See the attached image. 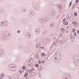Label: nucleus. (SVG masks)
Listing matches in <instances>:
<instances>
[{
    "label": "nucleus",
    "mask_w": 79,
    "mask_h": 79,
    "mask_svg": "<svg viewBox=\"0 0 79 79\" xmlns=\"http://www.w3.org/2000/svg\"><path fill=\"white\" fill-rule=\"evenodd\" d=\"M45 20L46 22L48 21V20H49V18H48V17H46L45 18Z\"/></svg>",
    "instance_id": "nucleus-23"
},
{
    "label": "nucleus",
    "mask_w": 79,
    "mask_h": 79,
    "mask_svg": "<svg viewBox=\"0 0 79 79\" xmlns=\"http://www.w3.org/2000/svg\"><path fill=\"white\" fill-rule=\"evenodd\" d=\"M17 32H18V33H19V32H20V31H17Z\"/></svg>",
    "instance_id": "nucleus-54"
},
{
    "label": "nucleus",
    "mask_w": 79,
    "mask_h": 79,
    "mask_svg": "<svg viewBox=\"0 0 79 79\" xmlns=\"http://www.w3.org/2000/svg\"><path fill=\"white\" fill-rule=\"evenodd\" d=\"M73 39H75V37H73Z\"/></svg>",
    "instance_id": "nucleus-64"
},
{
    "label": "nucleus",
    "mask_w": 79,
    "mask_h": 79,
    "mask_svg": "<svg viewBox=\"0 0 79 79\" xmlns=\"http://www.w3.org/2000/svg\"><path fill=\"white\" fill-rule=\"evenodd\" d=\"M39 21V22L41 23H44V18H42L40 19Z\"/></svg>",
    "instance_id": "nucleus-11"
},
{
    "label": "nucleus",
    "mask_w": 79,
    "mask_h": 79,
    "mask_svg": "<svg viewBox=\"0 0 79 79\" xmlns=\"http://www.w3.org/2000/svg\"><path fill=\"white\" fill-rule=\"evenodd\" d=\"M66 19H64L62 21L63 22H64V21H65Z\"/></svg>",
    "instance_id": "nucleus-47"
},
{
    "label": "nucleus",
    "mask_w": 79,
    "mask_h": 79,
    "mask_svg": "<svg viewBox=\"0 0 79 79\" xmlns=\"http://www.w3.org/2000/svg\"><path fill=\"white\" fill-rule=\"evenodd\" d=\"M66 41H67V39H65L64 40V42H66Z\"/></svg>",
    "instance_id": "nucleus-53"
},
{
    "label": "nucleus",
    "mask_w": 79,
    "mask_h": 79,
    "mask_svg": "<svg viewBox=\"0 0 79 79\" xmlns=\"http://www.w3.org/2000/svg\"><path fill=\"white\" fill-rule=\"evenodd\" d=\"M42 56H45V55L44 54V53H42Z\"/></svg>",
    "instance_id": "nucleus-44"
},
{
    "label": "nucleus",
    "mask_w": 79,
    "mask_h": 79,
    "mask_svg": "<svg viewBox=\"0 0 79 79\" xmlns=\"http://www.w3.org/2000/svg\"><path fill=\"white\" fill-rule=\"evenodd\" d=\"M74 15L75 16H77V12H75L74 13Z\"/></svg>",
    "instance_id": "nucleus-27"
},
{
    "label": "nucleus",
    "mask_w": 79,
    "mask_h": 79,
    "mask_svg": "<svg viewBox=\"0 0 79 79\" xmlns=\"http://www.w3.org/2000/svg\"><path fill=\"white\" fill-rule=\"evenodd\" d=\"M41 63L44 64L45 63V61L44 60H43L41 61Z\"/></svg>",
    "instance_id": "nucleus-40"
},
{
    "label": "nucleus",
    "mask_w": 79,
    "mask_h": 79,
    "mask_svg": "<svg viewBox=\"0 0 79 79\" xmlns=\"http://www.w3.org/2000/svg\"><path fill=\"white\" fill-rule=\"evenodd\" d=\"M35 58L36 59H38V58H39V56H37V55H36Z\"/></svg>",
    "instance_id": "nucleus-28"
},
{
    "label": "nucleus",
    "mask_w": 79,
    "mask_h": 79,
    "mask_svg": "<svg viewBox=\"0 0 79 79\" xmlns=\"http://www.w3.org/2000/svg\"><path fill=\"white\" fill-rule=\"evenodd\" d=\"M7 21L2 22L0 23V26H6L7 25Z\"/></svg>",
    "instance_id": "nucleus-6"
},
{
    "label": "nucleus",
    "mask_w": 79,
    "mask_h": 79,
    "mask_svg": "<svg viewBox=\"0 0 79 79\" xmlns=\"http://www.w3.org/2000/svg\"><path fill=\"white\" fill-rule=\"evenodd\" d=\"M50 27L51 28H53L55 27V23L54 22H52L51 23L50 25Z\"/></svg>",
    "instance_id": "nucleus-12"
},
{
    "label": "nucleus",
    "mask_w": 79,
    "mask_h": 79,
    "mask_svg": "<svg viewBox=\"0 0 79 79\" xmlns=\"http://www.w3.org/2000/svg\"><path fill=\"white\" fill-rule=\"evenodd\" d=\"M58 60V59L56 58V57L55 58V59H54V61L56 63H58L60 61H58V62H57V61Z\"/></svg>",
    "instance_id": "nucleus-21"
},
{
    "label": "nucleus",
    "mask_w": 79,
    "mask_h": 79,
    "mask_svg": "<svg viewBox=\"0 0 79 79\" xmlns=\"http://www.w3.org/2000/svg\"><path fill=\"white\" fill-rule=\"evenodd\" d=\"M42 68H43L42 66H39L38 67V69H39V70H40H40H42Z\"/></svg>",
    "instance_id": "nucleus-20"
},
{
    "label": "nucleus",
    "mask_w": 79,
    "mask_h": 79,
    "mask_svg": "<svg viewBox=\"0 0 79 79\" xmlns=\"http://www.w3.org/2000/svg\"><path fill=\"white\" fill-rule=\"evenodd\" d=\"M73 24H74H74H75V22H73Z\"/></svg>",
    "instance_id": "nucleus-55"
},
{
    "label": "nucleus",
    "mask_w": 79,
    "mask_h": 79,
    "mask_svg": "<svg viewBox=\"0 0 79 79\" xmlns=\"http://www.w3.org/2000/svg\"><path fill=\"white\" fill-rule=\"evenodd\" d=\"M41 45L40 43H39L37 44L36 45V48H39L40 47V46Z\"/></svg>",
    "instance_id": "nucleus-14"
},
{
    "label": "nucleus",
    "mask_w": 79,
    "mask_h": 79,
    "mask_svg": "<svg viewBox=\"0 0 79 79\" xmlns=\"http://www.w3.org/2000/svg\"><path fill=\"white\" fill-rule=\"evenodd\" d=\"M28 66H31V64H29L28 65Z\"/></svg>",
    "instance_id": "nucleus-62"
},
{
    "label": "nucleus",
    "mask_w": 79,
    "mask_h": 79,
    "mask_svg": "<svg viewBox=\"0 0 79 79\" xmlns=\"http://www.w3.org/2000/svg\"><path fill=\"white\" fill-rule=\"evenodd\" d=\"M74 35H75V36H76V32H75L74 34Z\"/></svg>",
    "instance_id": "nucleus-46"
},
{
    "label": "nucleus",
    "mask_w": 79,
    "mask_h": 79,
    "mask_svg": "<svg viewBox=\"0 0 79 79\" xmlns=\"http://www.w3.org/2000/svg\"><path fill=\"white\" fill-rule=\"evenodd\" d=\"M77 34H79V30H77Z\"/></svg>",
    "instance_id": "nucleus-50"
},
{
    "label": "nucleus",
    "mask_w": 79,
    "mask_h": 79,
    "mask_svg": "<svg viewBox=\"0 0 79 79\" xmlns=\"http://www.w3.org/2000/svg\"><path fill=\"white\" fill-rule=\"evenodd\" d=\"M27 74H28V73H25L24 75V77H26L27 76Z\"/></svg>",
    "instance_id": "nucleus-25"
},
{
    "label": "nucleus",
    "mask_w": 79,
    "mask_h": 79,
    "mask_svg": "<svg viewBox=\"0 0 79 79\" xmlns=\"http://www.w3.org/2000/svg\"><path fill=\"white\" fill-rule=\"evenodd\" d=\"M27 70V72H26V73H27V71H28V70H27V69H25V71H26Z\"/></svg>",
    "instance_id": "nucleus-57"
},
{
    "label": "nucleus",
    "mask_w": 79,
    "mask_h": 79,
    "mask_svg": "<svg viewBox=\"0 0 79 79\" xmlns=\"http://www.w3.org/2000/svg\"><path fill=\"white\" fill-rule=\"evenodd\" d=\"M75 31H76V29L75 28H73V29L72 30V32H75Z\"/></svg>",
    "instance_id": "nucleus-38"
},
{
    "label": "nucleus",
    "mask_w": 79,
    "mask_h": 79,
    "mask_svg": "<svg viewBox=\"0 0 79 79\" xmlns=\"http://www.w3.org/2000/svg\"><path fill=\"white\" fill-rule=\"evenodd\" d=\"M3 76H4L3 75H1L0 76V77H2V78L3 77H3Z\"/></svg>",
    "instance_id": "nucleus-41"
},
{
    "label": "nucleus",
    "mask_w": 79,
    "mask_h": 79,
    "mask_svg": "<svg viewBox=\"0 0 79 79\" xmlns=\"http://www.w3.org/2000/svg\"><path fill=\"white\" fill-rule=\"evenodd\" d=\"M78 2H79V0H77L76 1V3H77Z\"/></svg>",
    "instance_id": "nucleus-48"
},
{
    "label": "nucleus",
    "mask_w": 79,
    "mask_h": 79,
    "mask_svg": "<svg viewBox=\"0 0 79 79\" xmlns=\"http://www.w3.org/2000/svg\"><path fill=\"white\" fill-rule=\"evenodd\" d=\"M0 11L1 13H5V10L2 9L0 10Z\"/></svg>",
    "instance_id": "nucleus-18"
},
{
    "label": "nucleus",
    "mask_w": 79,
    "mask_h": 79,
    "mask_svg": "<svg viewBox=\"0 0 79 79\" xmlns=\"http://www.w3.org/2000/svg\"><path fill=\"white\" fill-rule=\"evenodd\" d=\"M26 68V66H24L23 67H22V69H24Z\"/></svg>",
    "instance_id": "nucleus-39"
},
{
    "label": "nucleus",
    "mask_w": 79,
    "mask_h": 79,
    "mask_svg": "<svg viewBox=\"0 0 79 79\" xmlns=\"http://www.w3.org/2000/svg\"><path fill=\"white\" fill-rule=\"evenodd\" d=\"M72 78L71 75L69 74H66L64 75L62 79H71Z\"/></svg>",
    "instance_id": "nucleus-1"
},
{
    "label": "nucleus",
    "mask_w": 79,
    "mask_h": 79,
    "mask_svg": "<svg viewBox=\"0 0 79 79\" xmlns=\"http://www.w3.org/2000/svg\"><path fill=\"white\" fill-rule=\"evenodd\" d=\"M8 39V36H2V39L4 40H7Z\"/></svg>",
    "instance_id": "nucleus-10"
},
{
    "label": "nucleus",
    "mask_w": 79,
    "mask_h": 79,
    "mask_svg": "<svg viewBox=\"0 0 79 79\" xmlns=\"http://www.w3.org/2000/svg\"><path fill=\"white\" fill-rule=\"evenodd\" d=\"M23 23H27V20L25 19L24 20V21L23 22Z\"/></svg>",
    "instance_id": "nucleus-26"
},
{
    "label": "nucleus",
    "mask_w": 79,
    "mask_h": 79,
    "mask_svg": "<svg viewBox=\"0 0 79 79\" xmlns=\"http://www.w3.org/2000/svg\"><path fill=\"white\" fill-rule=\"evenodd\" d=\"M31 70L32 71H35V68H32L31 69Z\"/></svg>",
    "instance_id": "nucleus-34"
},
{
    "label": "nucleus",
    "mask_w": 79,
    "mask_h": 79,
    "mask_svg": "<svg viewBox=\"0 0 79 79\" xmlns=\"http://www.w3.org/2000/svg\"><path fill=\"white\" fill-rule=\"evenodd\" d=\"M58 8L60 10H61V9L62 8V5H59L58 6Z\"/></svg>",
    "instance_id": "nucleus-16"
},
{
    "label": "nucleus",
    "mask_w": 79,
    "mask_h": 79,
    "mask_svg": "<svg viewBox=\"0 0 79 79\" xmlns=\"http://www.w3.org/2000/svg\"><path fill=\"white\" fill-rule=\"evenodd\" d=\"M40 48H42L43 50H44V47H40Z\"/></svg>",
    "instance_id": "nucleus-45"
},
{
    "label": "nucleus",
    "mask_w": 79,
    "mask_h": 79,
    "mask_svg": "<svg viewBox=\"0 0 79 79\" xmlns=\"http://www.w3.org/2000/svg\"><path fill=\"white\" fill-rule=\"evenodd\" d=\"M38 63L39 64H41V63H42V62L40 60H39L38 61Z\"/></svg>",
    "instance_id": "nucleus-36"
},
{
    "label": "nucleus",
    "mask_w": 79,
    "mask_h": 79,
    "mask_svg": "<svg viewBox=\"0 0 79 79\" xmlns=\"http://www.w3.org/2000/svg\"><path fill=\"white\" fill-rule=\"evenodd\" d=\"M29 15L30 17H33L35 15V12L33 11H31L29 13Z\"/></svg>",
    "instance_id": "nucleus-7"
},
{
    "label": "nucleus",
    "mask_w": 79,
    "mask_h": 79,
    "mask_svg": "<svg viewBox=\"0 0 79 79\" xmlns=\"http://www.w3.org/2000/svg\"><path fill=\"white\" fill-rule=\"evenodd\" d=\"M15 64H10L9 66V68L12 71H15L16 70V67L15 66Z\"/></svg>",
    "instance_id": "nucleus-2"
},
{
    "label": "nucleus",
    "mask_w": 79,
    "mask_h": 79,
    "mask_svg": "<svg viewBox=\"0 0 79 79\" xmlns=\"http://www.w3.org/2000/svg\"><path fill=\"white\" fill-rule=\"evenodd\" d=\"M30 60H33L32 58L30 59Z\"/></svg>",
    "instance_id": "nucleus-63"
},
{
    "label": "nucleus",
    "mask_w": 79,
    "mask_h": 79,
    "mask_svg": "<svg viewBox=\"0 0 79 79\" xmlns=\"http://www.w3.org/2000/svg\"><path fill=\"white\" fill-rule=\"evenodd\" d=\"M59 43L60 44H61V43H63V41L62 40H60V41H59Z\"/></svg>",
    "instance_id": "nucleus-35"
},
{
    "label": "nucleus",
    "mask_w": 79,
    "mask_h": 79,
    "mask_svg": "<svg viewBox=\"0 0 79 79\" xmlns=\"http://www.w3.org/2000/svg\"><path fill=\"white\" fill-rule=\"evenodd\" d=\"M48 57H49V56H48V55H46L45 57V60H47Z\"/></svg>",
    "instance_id": "nucleus-24"
},
{
    "label": "nucleus",
    "mask_w": 79,
    "mask_h": 79,
    "mask_svg": "<svg viewBox=\"0 0 79 79\" xmlns=\"http://www.w3.org/2000/svg\"><path fill=\"white\" fill-rule=\"evenodd\" d=\"M55 18L56 19H58V18H59V15H57V16H56L55 17Z\"/></svg>",
    "instance_id": "nucleus-29"
},
{
    "label": "nucleus",
    "mask_w": 79,
    "mask_h": 79,
    "mask_svg": "<svg viewBox=\"0 0 79 79\" xmlns=\"http://www.w3.org/2000/svg\"><path fill=\"white\" fill-rule=\"evenodd\" d=\"M74 8V5H73V8Z\"/></svg>",
    "instance_id": "nucleus-56"
},
{
    "label": "nucleus",
    "mask_w": 79,
    "mask_h": 79,
    "mask_svg": "<svg viewBox=\"0 0 79 79\" xmlns=\"http://www.w3.org/2000/svg\"><path fill=\"white\" fill-rule=\"evenodd\" d=\"M75 57H73V60L74 61V63L75 64L76 66L78 67L79 65V58H78L77 59H75Z\"/></svg>",
    "instance_id": "nucleus-3"
},
{
    "label": "nucleus",
    "mask_w": 79,
    "mask_h": 79,
    "mask_svg": "<svg viewBox=\"0 0 79 79\" xmlns=\"http://www.w3.org/2000/svg\"><path fill=\"white\" fill-rule=\"evenodd\" d=\"M63 24H64V25H68V23L67 21L65 20V22L63 23Z\"/></svg>",
    "instance_id": "nucleus-19"
},
{
    "label": "nucleus",
    "mask_w": 79,
    "mask_h": 79,
    "mask_svg": "<svg viewBox=\"0 0 79 79\" xmlns=\"http://www.w3.org/2000/svg\"><path fill=\"white\" fill-rule=\"evenodd\" d=\"M3 55V51L2 49H0V57H2Z\"/></svg>",
    "instance_id": "nucleus-9"
},
{
    "label": "nucleus",
    "mask_w": 79,
    "mask_h": 79,
    "mask_svg": "<svg viewBox=\"0 0 79 79\" xmlns=\"http://www.w3.org/2000/svg\"><path fill=\"white\" fill-rule=\"evenodd\" d=\"M61 31H64V30H65V29L63 28H61Z\"/></svg>",
    "instance_id": "nucleus-33"
},
{
    "label": "nucleus",
    "mask_w": 79,
    "mask_h": 79,
    "mask_svg": "<svg viewBox=\"0 0 79 79\" xmlns=\"http://www.w3.org/2000/svg\"><path fill=\"white\" fill-rule=\"evenodd\" d=\"M32 70H31V69L30 70H28V71H29V73H31V72H30V71H31V72H32Z\"/></svg>",
    "instance_id": "nucleus-43"
},
{
    "label": "nucleus",
    "mask_w": 79,
    "mask_h": 79,
    "mask_svg": "<svg viewBox=\"0 0 79 79\" xmlns=\"http://www.w3.org/2000/svg\"><path fill=\"white\" fill-rule=\"evenodd\" d=\"M61 2H64V1H65V0H61Z\"/></svg>",
    "instance_id": "nucleus-52"
},
{
    "label": "nucleus",
    "mask_w": 79,
    "mask_h": 79,
    "mask_svg": "<svg viewBox=\"0 0 79 79\" xmlns=\"http://www.w3.org/2000/svg\"><path fill=\"white\" fill-rule=\"evenodd\" d=\"M58 40H58V39H57V42H58Z\"/></svg>",
    "instance_id": "nucleus-60"
},
{
    "label": "nucleus",
    "mask_w": 79,
    "mask_h": 79,
    "mask_svg": "<svg viewBox=\"0 0 79 79\" xmlns=\"http://www.w3.org/2000/svg\"><path fill=\"white\" fill-rule=\"evenodd\" d=\"M4 35L5 36H8V35H10V34L8 33V32L6 31L4 33Z\"/></svg>",
    "instance_id": "nucleus-13"
},
{
    "label": "nucleus",
    "mask_w": 79,
    "mask_h": 79,
    "mask_svg": "<svg viewBox=\"0 0 79 79\" xmlns=\"http://www.w3.org/2000/svg\"><path fill=\"white\" fill-rule=\"evenodd\" d=\"M77 5V4H76L74 6H76Z\"/></svg>",
    "instance_id": "nucleus-59"
},
{
    "label": "nucleus",
    "mask_w": 79,
    "mask_h": 79,
    "mask_svg": "<svg viewBox=\"0 0 79 79\" xmlns=\"http://www.w3.org/2000/svg\"><path fill=\"white\" fill-rule=\"evenodd\" d=\"M56 59H58V60H57V62H58V61H60V60H61V55L60 54H58V53H56Z\"/></svg>",
    "instance_id": "nucleus-5"
},
{
    "label": "nucleus",
    "mask_w": 79,
    "mask_h": 79,
    "mask_svg": "<svg viewBox=\"0 0 79 79\" xmlns=\"http://www.w3.org/2000/svg\"><path fill=\"white\" fill-rule=\"evenodd\" d=\"M74 26H75V27H77L78 26L77 23H76L75 24H74Z\"/></svg>",
    "instance_id": "nucleus-37"
},
{
    "label": "nucleus",
    "mask_w": 79,
    "mask_h": 79,
    "mask_svg": "<svg viewBox=\"0 0 79 79\" xmlns=\"http://www.w3.org/2000/svg\"><path fill=\"white\" fill-rule=\"evenodd\" d=\"M41 31V29L40 28H37L36 30V32L37 34H40Z\"/></svg>",
    "instance_id": "nucleus-8"
},
{
    "label": "nucleus",
    "mask_w": 79,
    "mask_h": 79,
    "mask_svg": "<svg viewBox=\"0 0 79 79\" xmlns=\"http://www.w3.org/2000/svg\"><path fill=\"white\" fill-rule=\"evenodd\" d=\"M22 73H23V70H21L20 71V73H21V74Z\"/></svg>",
    "instance_id": "nucleus-49"
},
{
    "label": "nucleus",
    "mask_w": 79,
    "mask_h": 79,
    "mask_svg": "<svg viewBox=\"0 0 79 79\" xmlns=\"http://www.w3.org/2000/svg\"><path fill=\"white\" fill-rule=\"evenodd\" d=\"M56 43L55 42H54L53 43L52 45H53V46H55L56 45Z\"/></svg>",
    "instance_id": "nucleus-31"
},
{
    "label": "nucleus",
    "mask_w": 79,
    "mask_h": 79,
    "mask_svg": "<svg viewBox=\"0 0 79 79\" xmlns=\"http://www.w3.org/2000/svg\"><path fill=\"white\" fill-rule=\"evenodd\" d=\"M33 7L34 8H35V9L36 10H38V9H37V7H35V6H34Z\"/></svg>",
    "instance_id": "nucleus-42"
},
{
    "label": "nucleus",
    "mask_w": 79,
    "mask_h": 79,
    "mask_svg": "<svg viewBox=\"0 0 79 79\" xmlns=\"http://www.w3.org/2000/svg\"><path fill=\"white\" fill-rule=\"evenodd\" d=\"M9 79H13V78H11V77H10V78H9Z\"/></svg>",
    "instance_id": "nucleus-61"
},
{
    "label": "nucleus",
    "mask_w": 79,
    "mask_h": 79,
    "mask_svg": "<svg viewBox=\"0 0 79 79\" xmlns=\"http://www.w3.org/2000/svg\"><path fill=\"white\" fill-rule=\"evenodd\" d=\"M74 22H75V23H74L75 24L77 23L76 22V21H75Z\"/></svg>",
    "instance_id": "nucleus-51"
},
{
    "label": "nucleus",
    "mask_w": 79,
    "mask_h": 79,
    "mask_svg": "<svg viewBox=\"0 0 79 79\" xmlns=\"http://www.w3.org/2000/svg\"><path fill=\"white\" fill-rule=\"evenodd\" d=\"M35 66L36 68H37L39 66V64H35Z\"/></svg>",
    "instance_id": "nucleus-32"
},
{
    "label": "nucleus",
    "mask_w": 79,
    "mask_h": 79,
    "mask_svg": "<svg viewBox=\"0 0 79 79\" xmlns=\"http://www.w3.org/2000/svg\"><path fill=\"white\" fill-rule=\"evenodd\" d=\"M70 5H71V4H72V2H70Z\"/></svg>",
    "instance_id": "nucleus-58"
},
{
    "label": "nucleus",
    "mask_w": 79,
    "mask_h": 79,
    "mask_svg": "<svg viewBox=\"0 0 79 79\" xmlns=\"http://www.w3.org/2000/svg\"><path fill=\"white\" fill-rule=\"evenodd\" d=\"M56 2V0H52V3L54 4V3H55Z\"/></svg>",
    "instance_id": "nucleus-22"
},
{
    "label": "nucleus",
    "mask_w": 79,
    "mask_h": 79,
    "mask_svg": "<svg viewBox=\"0 0 79 79\" xmlns=\"http://www.w3.org/2000/svg\"><path fill=\"white\" fill-rule=\"evenodd\" d=\"M21 10L22 13H24V12L27 11L25 9H23V8Z\"/></svg>",
    "instance_id": "nucleus-17"
},
{
    "label": "nucleus",
    "mask_w": 79,
    "mask_h": 79,
    "mask_svg": "<svg viewBox=\"0 0 79 79\" xmlns=\"http://www.w3.org/2000/svg\"><path fill=\"white\" fill-rule=\"evenodd\" d=\"M32 36V34L30 32H28L26 34V37L27 39H30Z\"/></svg>",
    "instance_id": "nucleus-4"
},
{
    "label": "nucleus",
    "mask_w": 79,
    "mask_h": 79,
    "mask_svg": "<svg viewBox=\"0 0 79 79\" xmlns=\"http://www.w3.org/2000/svg\"><path fill=\"white\" fill-rule=\"evenodd\" d=\"M34 73L32 72V73H29V76H30V77L34 76Z\"/></svg>",
    "instance_id": "nucleus-15"
},
{
    "label": "nucleus",
    "mask_w": 79,
    "mask_h": 79,
    "mask_svg": "<svg viewBox=\"0 0 79 79\" xmlns=\"http://www.w3.org/2000/svg\"><path fill=\"white\" fill-rule=\"evenodd\" d=\"M46 31H44L43 33V35H45L46 34Z\"/></svg>",
    "instance_id": "nucleus-30"
}]
</instances>
